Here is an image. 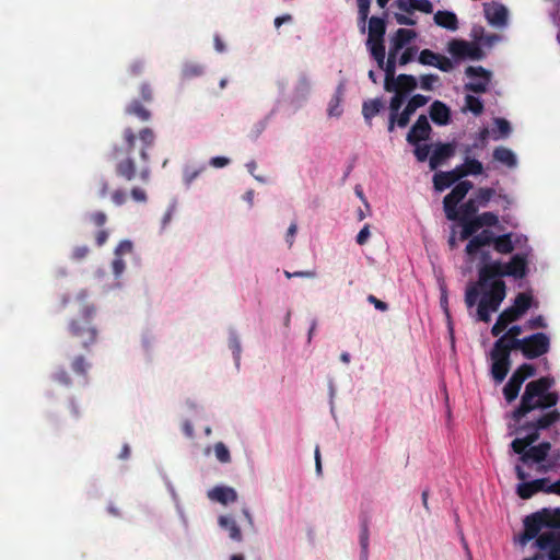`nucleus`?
Returning <instances> with one entry per match:
<instances>
[{"label":"nucleus","mask_w":560,"mask_h":560,"mask_svg":"<svg viewBox=\"0 0 560 560\" xmlns=\"http://www.w3.org/2000/svg\"><path fill=\"white\" fill-rule=\"evenodd\" d=\"M552 376H541L525 385L520 404L512 410L510 419V434H522L511 443L512 451L520 455L518 462L530 467L536 464V471L547 474L560 468V448L552 447L549 441L540 439L541 431H547L560 422V410L555 408L560 395L551 390L555 386Z\"/></svg>","instance_id":"nucleus-1"},{"label":"nucleus","mask_w":560,"mask_h":560,"mask_svg":"<svg viewBox=\"0 0 560 560\" xmlns=\"http://www.w3.org/2000/svg\"><path fill=\"white\" fill-rule=\"evenodd\" d=\"M156 136L151 128H142L138 133L127 127L122 131V143L115 144L108 158L115 162V174L126 182L139 179L149 183L151 178L150 150Z\"/></svg>","instance_id":"nucleus-2"},{"label":"nucleus","mask_w":560,"mask_h":560,"mask_svg":"<svg viewBox=\"0 0 560 560\" xmlns=\"http://www.w3.org/2000/svg\"><path fill=\"white\" fill-rule=\"evenodd\" d=\"M75 300L79 303L80 316L69 322L68 332L82 349L89 350L96 342L98 335L97 328L92 322L96 314V307L88 301L85 291L79 292Z\"/></svg>","instance_id":"nucleus-3"},{"label":"nucleus","mask_w":560,"mask_h":560,"mask_svg":"<svg viewBox=\"0 0 560 560\" xmlns=\"http://www.w3.org/2000/svg\"><path fill=\"white\" fill-rule=\"evenodd\" d=\"M523 524L524 532L518 538L523 546L536 539L542 529H545L544 532H560V508H542L527 515Z\"/></svg>","instance_id":"nucleus-4"},{"label":"nucleus","mask_w":560,"mask_h":560,"mask_svg":"<svg viewBox=\"0 0 560 560\" xmlns=\"http://www.w3.org/2000/svg\"><path fill=\"white\" fill-rule=\"evenodd\" d=\"M527 273V258L523 254H515L506 264L500 260L479 267V284L486 287L490 281L501 280L502 277L523 279Z\"/></svg>","instance_id":"nucleus-5"},{"label":"nucleus","mask_w":560,"mask_h":560,"mask_svg":"<svg viewBox=\"0 0 560 560\" xmlns=\"http://www.w3.org/2000/svg\"><path fill=\"white\" fill-rule=\"evenodd\" d=\"M488 290L483 292L477 307V316L480 322L489 323L491 312H497L506 296V285L503 280L490 281Z\"/></svg>","instance_id":"nucleus-6"},{"label":"nucleus","mask_w":560,"mask_h":560,"mask_svg":"<svg viewBox=\"0 0 560 560\" xmlns=\"http://www.w3.org/2000/svg\"><path fill=\"white\" fill-rule=\"evenodd\" d=\"M535 547L540 553L524 560H560V532H542L535 539Z\"/></svg>","instance_id":"nucleus-7"},{"label":"nucleus","mask_w":560,"mask_h":560,"mask_svg":"<svg viewBox=\"0 0 560 560\" xmlns=\"http://www.w3.org/2000/svg\"><path fill=\"white\" fill-rule=\"evenodd\" d=\"M550 350V338L545 332H535L522 338V355L527 360L537 359Z\"/></svg>","instance_id":"nucleus-8"},{"label":"nucleus","mask_w":560,"mask_h":560,"mask_svg":"<svg viewBox=\"0 0 560 560\" xmlns=\"http://www.w3.org/2000/svg\"><path fill=\"white\" fill-rule=\"evenodd\" d=\"M472 188V183L469 180H460L450 194L443 199V208L447 220L456 221L459 219L457 205L466 197L468 191Z\"/></svg>","instance_id":"nucleus-9"},{"label":"nucleus","mask_w":560,"mask_h":560,"mask_svg":"<svg viewBox=\"0 0 560 560\" xmlns=\"http://www.w3.org/2000/svg\"><path fill=\"white\" fill-rule=\"evenodd\" d=\"M447 50L455 59L459 60H481L485 57L483 50L477 43L464 39L450 40Z\"/></svg>","instance_id":"nucleus-10"},{"label":"nucleus","mask_w":560,"mask_h":560,"mask_svg":"<svg viewBox=\"0 0 560 560\" xmlns=\"http://www.w3.org/2000/svg\"><path fill=\"white\" fill-rule=\"evenodd\" d=\"M465 73L469 78H478L479 80L471 81L465 84V90L477 94L485 93L491 81V72L481 66H469L466 68Z\"/></svg>","instance_id":"nucleus-11"},{"label":"nucleus","mask_w":560,"mask_h":560,"mask_svg":"<svg viewBox=\"0 0 560 560\" xmlns=\"http://www.w3.org/2000/svg\"><path fill=\"white\" fill-rule=\"evenodd\" d=\"M491 376L497 384L502 383L512 365L511 358L491 349Z\"/></svg>","instance_id":"nucleus-12"},{"label":"nucleus","mask_w":560,"mask_h":560,"mask_svg":"<svg viewBox=\"0 0 560 560\" xmlns=\"http://www.w3.org/2000/svg\"><path fill=\"white\" fill-rule=\"evenodd\" d=\"M432 128L425 115H420L407 133L406 140L409 144L416 145L420 141L430 138Z\"/></svg>","instance_id":"nucleus-13"},{"label":"nucleus","mask_w":560,"mask_h":560,"mask_svg":"<svg viewBox=\"0 0 560 560\" xmlns=\"http://www.w3.org/2000/svg\"><path fill=\"white\" fill-rule=\"evenodd\" d=\"M494 233L491 230L483 229L480 233L472 236L465 248V253L469 257H474L481 247L493 245L494 242Z\"/></svg>","instance_id":"nucleus-14"},{"label":"nucleus","mask_w":560,"mask_h":560,"mask_svg":"<svg viewBox=\"0 0 560 560\" xmlns=\"http://www.w3.org/2000/svg\"><path fill=\"white\" fill-rule=\"evenodd\" d=\"M456 144L454 142L438 143L429 159L431 170L438 168L445 160L455 154Z\"/></svg>","instance_id":"nucleus-15"},{"label":"nucleus","mask_w":560,"mask_h":560,"mask_svg":"<svg viewBox=\"0 0 560 560\" xmlns=\"http://www.w3.org/2000/svg\"><path fill=\"white\" fill-rule=\"evenodd\" d=\"M462 170L457 165L454 170L448 172H438L433 175V185L435 190L443 191L444 189L458 182L464 176L460 175Z\"/></svg>","instance_id":"nucleus-16"},{"label":"nucleus","mask_w":560,"mask_h":560,"mask_svg":"<svg viewBox=\"0 0 560 560\" xmlns=\"http://www.w3.org/2000/svg\"><path fill=\"white\" fill-rule=\"evenodd\" d=\"M522 349V338H515L504 332L498 338L492 347V350L500 352L511 358L513 351H520Z\"/></svg>","instance_id":"nucleus-17"},{"label":"nucleus","mask_w":560,"mask_h":560,"mask_svg":"<svg viewBox=\"0 0 560 560\" xmlns=\"http://www.w3.org/2000/svg\"><path fill=\"white\" fill-rule=\"evenodd\" d=\"M515 474L517 479H520L522 482L517 485L516 493L517 495L523 500L530 499L534 494L538 492V490L535 488L536 482L532 481H525L528 477L526 471L521 465H515Z\"/></svg>","instance_id":"nucleus-18"},{"label":"nucleus","mask_w":560,"mask_h":560,"mask_svg":"<svg viewBox=\"0 0 560 560\" xmlns=\"http://www.w3.org/2000/svg\"><path fill=\"white\" fill-rule=\"evenodd\" d=\"M485 15L491 25L501 26L506 23L508 11L498 2L485 3Z\"/></svg>","instance_id":"nucleus-19"},{"label":"nucleus","mask_w":560,"mask_h":560,"mask_svg":"<svg viewBox=\"0 0 560 560\" xmlns=\"http://www.w3.org/2000/svg\"><path fill=\"white\" fill-rule=\"evenodd\" d=\"M429 96H424L422 94H416L411 96L402 112H400L399 124L402 126H408L410 118L415 114V112L418 108L424 106L429 102Z\"/></svg>","instance_id":"nucleus-20"},{"label":"nucleus","mask_w":560,"mask_h":560,"mask_svg":"<svg viewBox=\"0 0 560 560\" xmlns=\"http://www.w3.org/2000/svg\"><path fill=\"white\" fill-rule=\"evenodd\" d=\"M208 498L226 505L237 500V493L231 487L217 486L208 492Z\"/></svg>","instance_id":"nucleus-21"},{"label":"nucleus","mask_w":560,"mask_h":560,"mask_svg":"<svg viewBox=\"0 0 560 560\" xmlns=\"http://www.w3.org/2000/svg\"><path fill=\"white\" fill-rule=\"evenodd\" d=\"M389 83L392 89L386 90L387 92L401 91L406 95L417 88V80L411 74H399L396 78L394 75Z\"/></svg>","instance_id":"nucleus-22"},{"label":"nucleus","mask_w":560,"mask_h":560,"mask_svg":"<svg viewBox=\"0 0 560 560\" xmlns=\"http://www.w3.org/2000/svg\"><path fill=\"white\" fill-rule=\"evenodd\" d=\"M370 518L368 514L360 515V535L359 542L361 547L360 560H369V545H370Z\"/></svg>","instance_id":"nucleus-23"},{"label":"nucleus","mask_w":560,"mask_h":560,"mask_svg":"<svg viewBox=\"0 0 560 560\" xmlns=\"http://www.w3.org/2000/svg\"><path fill=\"white\" fill-rule=\"evenodd\" d=\"M430 117L439 126H445L451 120L450 108L441 101H434L430 106Z\"/></svg>","instance_id":"nucleus-24"},{"label":"nucleus","mask_w":560,"mask_h":560,"mask_svg":"<svg viewBox=\"0 0 560 560\" xmlns=\"http://www.w3.org/2000/svg\"><path fill=\"white\" fill-rule=\"evenodd\" d=\"M385 32H386L385 20L382 18H378V16H371L369 20L368 43H372L374 40H384Z\"/></svg>","instance_id":"nucleus-25"},{"label":"nucleus","mask_w":560,"mask_h":560,"mask_svg":"<svg viewBox=\"0 0 560 560\" xmlns=\"http://www.w3.org/2000/svg\"><path fill=\"white\" fill-rule=\"evenodd\" d=\"M434 22L436 25L450 30V31H456L458 28V20L454 12L446 11V10H439L434 14Z\"/></svg>","instance_id":"nucleus-26"},{"label":"nucleus","mask_w":560,"mask_h":560,"mask_svg":"<svg viewBox=\"0 0 560 560\" xmlns=\"http://www.w3.org/2000/svg\"><path fill=\"white\" fill-rule=\"evenodd\" d=\"M125 113L129 116L137 117L140 121L147 122L151 119V112L139 101L132 100L125 107Z\"/></svg>","instance_id":"nucleus-27"},{"label":"nucleus","mask_w":560,"mask_h":560,"mask_svg":"<svg viewBox=\"0 0 560 560\" xmlns=\"http://www.w3.org/2000/svg\"><path fill=\"white\" fill-rule=\"evenodd\" d=\"M384 107L382 98H371L364 101L362 104V115L364 117L365 122L371 126L372 119L376 116Z\"/></svg>","instance_id":"nucleus-28"},{"label":"nucleus","mask_w":560,"mask_h":560,"mask_svg":"<svg viewBox=\"0 0 560 560\" xmlns=\"http://www.w3.org/2000/svg\"><path fill=\"white\" fill-rule=\"evenodd\" d=\"M457 221H459L462 225V231L459 233L460 241H469L472 236L477 234L478 230L481 229L476 217L459 218Z\"/></svg>","instance_id":"nucleus-29"},{"label":"nucleus","mask_w":560,"mask_h":560,"mask_svg":"<svg viewBox=\"0 0 560 560\" xmlns=\"http://www.w3.org/2000/svg\"><path fill=\"white\" fill-rule=\"evenodd\" d=\"M416 37V32L409 28H398L392 39V46L395 51H399Z\"/></svg>","instance_id":"nucleus-30"},{"label":"nucleus","mask_w":560,"mask_h":560,"mask_svg":"<svg viewBox=\"0 0 560 560\" xmlns=\"http://www.w3.org/2000/svg\"><path fill=\"white\" fill-rule=\"evenodd\" d=\"M219 525L229 532V537L235 541H241L243 536L241 528L236 524V522L230 516H220Z\"/></svg>","instance_id":"nucleus-31"},{"label":"nucleus","mask_w":560,"mask_h":560,"mask_svg":"<svg viewBox=\"0 0 560 560\" xmlns=\"http://www.w3.org/2000/svg\"><path fill=\"white\" fill-rule=\"evenodd\" d=\"M493 248L500 254H511L514 250L512 233L502 234L494 237Z\"/></svg>","instance_id":"nucleus-32"},{"label":"nucleus","mask_w":560,"mask_h":560,"mask_svg":"<svg viewBox=\"0 0 560 560\" xmlns=\"http://www.w3.org/2000/svg\"><path fill=\"white\" fill-rule=\"evenodd\" d=\"M462 170V174L464 177L468 175H481L483 172V165L480 161L476 159H471L469 156L465 158V161L463 164L458 165Z\"/></svg>","instance_id":"nucleus-33"},{"label":"nucleus","mask_w":560,"mask_h":560,"mask_svg":"<svg viewBox=\"0 0 560 560\" xmlns=\"http://www.w3.org/2000/svg\"><path fill=\"white\" fill-rule=\"evenodd\" d=\"M537 370L533 364L523 363L513 372L511 377L522 386L527 378L535 376Z\"/></svg>","instance_id":"nucleus-34"},{"label":"nucleus","mask_w":560,"mask_h":560,"mask_svg":"<svg viewBox=\"0 0 560 560\" xmlns=\"http://www.w3.org/2000/svg\"><path fill=\"white\" fill-rule=\"evenodd\" d=\"M493 159L509 167L516 165V158L514 153L505 147L495 148L493 151Z\"/></svg>","instance_id":"nucleus-35"},{"label":"nucleus","mask_w":560,"mask_h":560,"mask_svg":"<svg viewBox=\"0 0 560 560\" xmlns=\"http://www.w3.org/2000/svg\"><path fill=\"white\" fill-rule=\"evenodd\" d=\"M397 54H398V51H395L393 48L389 49L388 58L386 60V65L384 68V71H385L384 89L385 90L392 89L389 82H390V79H393V77L396 73V55Z\"/></svg>","instance_id":"nucleus-36"},{"label":"nucleus","mask_w":560,"mask_h":560,"mask_svg":"<svg viewBox=\"0 0 560 560\" xmlns=\"http://www.w3.org/2000/svg\"><path fill=\"white\" fill-rule=\"evenodd\" d=\"M532 294L521 292L515 296L512 307L518 313V315L523 316L532 307Z\"/></svg>","instance_id":"nucleus-37"},{"label":"nucleus","mask_w":560,"mask_h":560,"mask_svg":"<svg viewBox=\"0 0 560 560\" xmlns=\"http://www.w3.org/2000/svg\"><path fill=\"white\" fill-rule=\"evenodd\" d=\"M479 288L481 289H485L486 287H481L479 284V280L476 282V283H470L467 288H466V292H465V303H466V306L468 308L472 307L476 305L477 301H478V298H479V294H480V291H479Z\"/></svg>","instance_id":"nucleus-38"},{"label":"nucleus","mask_w":560,"mask_h":560,"mask_svg":"<svg viewBox=\"0 0 560 560\" xmlns=\"http://www.w3.org/2000/svg\"><path fill=\"white\" fill-rule=\"evenodd\" d=\"M358 2V18L359 26L362 33L365 32V23L369 18L371 0H357Z\"/></svg>","instance_id":"nucleus-39"},{"label":"nucleus","mask_w":560,"mask_h":560,"mask_svg":"<svg viewBox=\"0 0 560 560\" xmlns=\"http://www.w3.org/2000/svg\"><path fill=\"white\" fill-rule=\"evenodd\" d=\"M521 388H522V386L517 382H515L512 377H510V380L503 387V396H504L505 400L509 404L514 401L517 398Z\"/></svg>","instance_id":"nucleus-40"},{"label":"nucleus","mask_w":560,"mask_h":560,"mask_svg":"<svg viewBox=\"0 0 560 560\" xmlns=\"http://www.w3.org/2000/svg\"><path fill=\"white\" fill-rule=\"evenodd\" d=\"M479 205L474 198L468 199L464 202L458 210L459 218H474L479 210Z\"/></svg>","instance_id":"nucleus-41"},{"label":"nucleus","mask_w":560,"mask_h":560,"mask_svg":"<svg viewBox=\"0 0 560 560\" xmlns=\"http://www.w3.org/2000/svg\"><path fill=\"white\" fill-rule=\"evenodd\" d=\"M495 195V190L493 188L489 187H480L475 192L474 199L477 200V203L479 207H487L489 201L493 198Z\"/></svg>","instance_id":"nucleus-42"},{"label":"nucleus","mask_w":560,"mask_h":560,"mask_svg":"<svg viewBox=\"0 0 560 560\" xmlns=\"http://www.w3.org/2000/svg\"><path fill=\"white\" fill-rule=\"evenodd\" d=\"M203 73V67L196 62H186L182 68V75L185 79L200 77Z\"/></svg>","instance_id":"nucleus-43"},{"label":"nucleus","mask_w":560,"mask_h":560,"mask_svg":"<svg viewBox=\"0 0 560 560\" xmlns=\"http://www.w3.org/2000/svg\"><path fill=\"white\" fill-rule=\"evenodd\" d=\"M465 104H466V108L476 116L481 115L483 112V103L477 96H474L470 94L466 95Z\"/></svg>","instance_id":"nucleus-44"},{"label":"nucleus","mask_w":560,"mask_h":560,"mask_svg":"<svg viewBox=\"0 0 560 560\" xmlns=\"http://www.w3.org/2000/svg\"><path fill=\"white\" fill-rule=\"evenodd\" d=\"M394 93V96H392L389 101V114L400 115L399 110L407 96L405 93H401V91H396Z\"/></svg>","instance_id":"nucleus-45"},{"label":"nucleus","mask_w":560,"mask_h":560,"mask_svg":"<svg viewBox=\"0 0 560 560\" xmlns=\"http://www.w3.org/2000/svg\"><path fill=\"white\" fill-rule=\"evenodd\" d=\"M498 318L509 327L510 324L517 322L522 316L518 315L512 306H510L502 311Z\"/></svg>","instance_id":"nucleus-46"},{"label":"nucleus","mask_w":560,"mask_h":560,"mask_svg":"<svg viewBox=\"0 0 560 560\" xmlns=\"http://www.w3.org/2000/svg\"><path fill=\"white\" fill-rule=\"evenodd\" d=\"M480 228L483 226H495L499 223V217L493 212H483L479 215H476Z\"/></svg>","instance_id":"nucleus-47"},{"label":"nucleus","mask_w":560,"mask_h":560,"mask_svg":"<svg viewBox=\"0 0 560 560\" xmlns=\"http://www.w3.org/2000/svg\"><path fill=\"white\" fill-rule=\"evenodd\" d=\"M438 52H434L430 49H423L419 54L418 61L424 66L435 67V63L438 61Z\"/></svg>","instance_id":"nucleus-48"},{"label":"nucleus","mask_w":560,"mask_h":560,"mask_svg":"<svg viewBox=\"0 0 560 560\" xmlns=\"http://www.w3.org/2000/svg\"><path fill=\"white\" fill-rule=\"evenodd\" d=\"M89 368V363L85 361V358L83 355H78L73 359L71 362V369L74 373L79 375H86Z\"/></svg>","instance_id":"nucleus-49"},{"label":"nucleus","mask_w":560,"mask_h":560,"mask_svg":"<svg viewBox=\"0 0 560 560\" xmlns=\"http://www.w3.org/2000/svg\"><path fill=\"white\" fill-rule=\"evenodd\" d=\"M366 45L369 47L371 56L374 59H381L382 57H385L384 40H374L372 43L366 42Z\"/></svg>","instance_id":"nucleus-50"},{"label":"nucleus","mask_w":560,"mask_h":560,"mask_svg":"<svg viewBox=\"0 0 560 560\" xmlns=\"http://www.w3.org/2000/svg\"><path fill=\"white\" fill-rule=\"evenodd\" d=\"M214 454H215L217 459L220 463H230L231 462L230 451L228 450L225 444L222 442H218L214 445Z\"/></svg>","instance_id":"nucleus-51"},{"label":"nucleus","mask_w":560,"mask_h":560,"mask_svg":"<svg viewBox=\"0 0 560 560\" xmlns=\"http://www.w3.org/2000/svg\"><path fill=\"white\" fill-rule=\"evenodd\" d=\"M411 10H418L423 13H432L433 5L429 0H407Z\"/></svg>","instance_id":"nucleus-52"},{"label":"nucleus","mask_w":560,"mask_h":560,"mask_svg":"<svg viewBox=\"0 0 560 560\" xmlns=\"http://www.w3.org/2000/svg\"><path fill=\"white\" fill-rule=\"evenodd\" d=\"M139 94L144 103H151L154 98L153 88L149 82H142L139 86Z\"/></svg>","instance_id":"nucleus-53"},{"label":"nucleus","mask_w":560,"mask_h":560,"mask_svg":"<svg viewBox=\"0 0 560 560\" xmlns=\"http://www.w3.org/2000/svg\"><path fill=\"white\" fill-rule=\"evenodd\" d=\"M440 81L438 74H424L420 78L421 89L425 91H432L434 89V84Z\"/></svg>","instance_id":"nucleus-54"},{"label":"nucleus","mask_w":560,"mask_h":560,"mask_svg":"<svg viewBox=\"0 0 560 560\" xmlns=\"http://www.w3.org/2000/svg\"><path fill=\"white\" fill-rule=\"evenodd\" d=\"M413 153L419 162L427 161L429 153H430V145L429 144H422L419 143L415 145Z\"/></svg>","instance_id":"nucleus-55"},{"label":"nucleus","mask_w":560,"mask_h":560,"mask_svg":"<svg viewBox=\"0 0 560 560\" xmlns=\"http://www.w3.org/2000/svg\"><path fill=\"white\" fill-rule=\"evenodd\" d=\"M453 62L451 61L450 58L443 56V55H438V61L435 63V68L440 69L441 71H444V72H448L453 69Z\"/></svg>","instance_id":"nucleus-56"},{"label":"nucleus","mask_w":560,"mask_h":560,"mask_svg":"<svg viewBox=\"0 0 560 560\" xmlns=\"http://www.w3.org/2000/svg\"><path fill=\"white\" fill-rule=\"evenodd\" d=\"M229 346L233 352L236 364L238 365L240 358H241V342H240L238 338L236 336H232L229 340Z\"/></svg>","instance_id":"nucleus-57"},{"label":"nucleus","mask_w":560,"mask_h":560,"mask_svg":"<svg viewBox=\"0 0 560 560\" xmlns=\"http://www.w3.org/2000/svg\"><path fill=\"white\" fill-rule=\"evenodd\" d=\"M500 137H506L511 132L510 122L504 118H495L494 120Z\"/></svg>","instance_id":"nucleus-58"},{"label":"nucleus","mask_w":560,"mask_h":560,"mask_svg":"<svg viewBox=\"0 0 560 560\" xmlns=\"http://www.w3.org/2000/svg\"><path fill=\"white\" fill-rule=\"evenodd\" d=\"M206 170V166H201L198 170H189L187 168L184 174V182L187 186H189L198 176L200 173H202Z\"/></svg>","instance_id":"nucleus-59"},{"label":"nucleus","mask_w":560,"mask_h":560,"mask_svg":"<svg viewBox=\"0 0 560 560\" xmlns=\"http://www.w3.org/2000/svg\"><path fill=\"white\" fill-rule=\"evenodd\" d=\"M132 252V243L128 240L121 241L116 249H115V256L121 257L124 254H129Z\"/></svg>","instance_id":"nucleus-60"},{"label":"nucleus","mask_w":560,"mask_h":560,"mask_svg":"<svg viewBox=\"0 0 560 560\" xmlns=\"http://www.w3.org/2000/svg\"><path fill=\"white\" fill-rule=\"evenodd\" d=\"M526 325H527V328H529V329H537V328H546L547 327L546 320H545V318L541 315H538V316H535V317L530 318L527 322Z\"/></svg>","instance_id":"nucleus-61"},{"label":"nucleus","mask_w":560,"mask_h":560,"mask_svg":"<svg viewBox=\"0 0 560 560\" xmlns=\"http://www.w3.org/2000/svg\"><path fill=\"white\" fill-rule=\"evenodd\" d=\"M126 268V264L121 257H115L112 262V269L116 277H119Z\"/></svg>","instance_id":"nucleus-62"},{"label":"nucleus","mask_w":560,"mask_h":560,"mask_svg":"<svg viewBox=\"0 0 560 560\" xmlns=\"http://www.w3.org/2000/svg\"><path fill=\"white\" fill-rule=\"evenodd\" d=\"M416 51H417L416 47L407 48L401 54V56L399 58V65L400 66H405V65L409 63L413 59Z\"/></svg>","instance_id":"nucleus-63"},{"label":"nucleus","mask_w":560,"mask_h":560,"mask_svg":"<svg viewBox=\"0 0 560 560\" xmlns=\"http://www.w3.org/2000/svg\"><path fill=\"white\" fill-rule=\"evenodd\" d=\"M127 200V194L122 189H116L112 192V201L116 206H122Z\"/></svg>","instance_id":"nucleus-64"}]
</instances>
